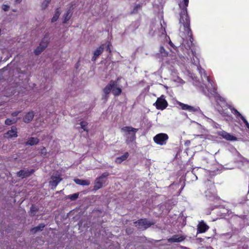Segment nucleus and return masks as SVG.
Instances as JSON below:
<instances>
[{
  "instance_id": "obj_18",
  "label": "nucleus",
  "mask_w": 249,
  "mask_h": 249,
  "mask_svg": "<svg viewBox=\"0 0 249 249\" xmlns=\"http://www.w3.org/2000/svg\"><path fill=\"white\" fill-rule=\"evenodd\" d=\"M50 38L49 35L46 34L41 40L39 45L42 46L43 49H45L47 47Z\"/></svg>"
},
{
  "instance_id": "obj_41",
  "label": "nucleus",
  "mask_w": 249,
  "mask_h": 249,
  "mask_svg": "<svg viewBox=\"0 0 249 249\" xmlns=\"http://www.w3.org/2000/svg\"><path fill=\"white\" fill-rule=\"evenodd\" d=\"M2 8L4 11H7L9 9V6L8 5L4 4Z\"/></svg>"
},
{
  "instance_id": "obj_33",
  "label": "nucleus",
  "mask_w": 249,
  "mask_h": 249,
  "mask_svg": "<svg viewBox=\"0 0 249 249\" xmlns=\"http://www.w3.org/2000/svg\"><path fill=\"white\" fill-rule=\"evenodd\" d=\"M160 52L161 55L163 56H166L168 55V52H166L163 47H160Z\"/></svg>"
},
{
  "instance_id": "obj_19",
  "label": "nucleus",
  "mask_w": 249,
  "mask_h": 249,
  "mask_svg": "<svg viewBox=\"0 0 249 249\" xmlns=\"http://www.w3.org/2000/svg\"><path fill=\"white\" fill-rule=\"evenodd\" d=\"M208 229V226L203 222H200L197 226V231L200 233L205 232Z\"/></svg>"
},
{
  "instance_id": "obj_42",
  "label": "nucleus",
  "mask_w": 249,
  "mask_h": 249,
  "mask_svg": "<svg viewBox=\"0 0 249 249\" xmlns=\"http://www.w3.org/2000/svg\"><path fill=\"white\" fill-rule=\"evenodd\" d=\"M141 7V6L140 4H137L135 5V7H134V11H133V13L136 12L138 9L140 8Z\"/></svg>"
},
{
  "instance_id": "obj_31",
  "label": "nucleus",
  "mask_w": 249,
  "mask_h": 249,
  "mask_svg": "<svg viewBox=\"0 0 249 249\" xmlns=\"http://www.w3.org/2000/svg\"><path fill=\"white\" fill-rule=\"evenodd\" d=\"M232 112L236 116L239 117L240 119L242 118V116H243L237 109L234 108H231Z\"/></svg>"
},
{
  "instance_id": "obj_6",
  "label": "nucleus",
  "mask_w": 249,
  "mask_h": 249,
  "mask_svg": "<svg viewBox=\"0 0 249 249\" xmlns=\"http://www.w3.org/2000/svg\"><path fill=\"white\" fill-rule=\"evenodd\" d=\"M168 139V136L165 133H159L153 138L154 142L157 144L163 145L166 144Z\"/></svg>"
},
{
  "instance_id": "obj_30",
  "label": "nucleus",
  "mask_w": 249,
  "mask_h": 249,
  "mask_svg": "<svg viewBox=\"0 0 249 249\" xmlns=\"http://www.w3.org/2000/svg\"><path fill=\"white\" fill-rule=\"evenodd\" d=\"M17 119H7L5 121V124L6 125H10L11 124H15L17 122Z\"/></svg>"
},
{
  "instance_id": "obj_9",
  "label": "nucleus",
  "mask_w": 249,
  "mask_h": 249,
  "mask_svg": "<svg viewBox=\"0 0 249 249\" xmlns=\"http://www.w3.org/2000/svg\"><path fill=\"white\" fill-rule=\"evenodd\" d=\"M135 226L140 229H146L153 224L146 219H141L134 223Z\"/></svg>"
},
{
  "instance_id": "obj_21",
  "label": "nucleus",
  "mask_w": 249,
  "mask_h": 249,
  "mask_svg": "<svg viewBox=\"0 0 249 249\" xmlns=\"http://www.w3.org/2000/svg\"><path fill=\"white\" fill-rule=\"evenodd\" d=\"M34 116V113L33 111L29 112L25 115L23 119L24 122L26 123H29L33 120Z\"/></svg>"
},
{
  "instance_id": "obj_10",
  "label": "nucleus",
  "mask_w": 249,
  "mask_h": 249,
  "mask_svg": "<svg viewBox=\"0 0 249 249\" xmlns=\"http://www.w3.org/2000/svg\"><path fill=\"white\" fill-rule=\"evenodd\" d=\"M178 105L183 110H188L192 112L201 111L199 107H194L180 102L179 103Z\"/></svg>"
},
{
  "instance_id": "obj_13",
  "label": "nucleus",
  "mask_w": 249,
  "mask_h": 249,
  "mask_svg": "<svg viewBox=\"0 0 249 249\" xmlns=\"http://www.w3.org/2000/svg\"><path fill=\"white\" fill-rule=\"evenodd\" d=\"M206 196H207L210 200L216 201L218 199L216 194V190L211 188L206 192Z\"/></svg>"
},
{
  "instance_id": "obj_35",
  "label": "nucleus",
  "mask_w": 249,
  "mask_h": 249,
  "mask_svg": "<svg viewBox=\"0 0 249 249\" xmlns=\"http://www.w3.org/2000/svg\"><path fill=\"white\" fill-rule=\"evenodd\" d=\"M87 125H88V123L86 122L82 121L80 123L81 127L84 131H87Z\"/></svg>"
},
{
  "instance_id": "obj_34",
  "label": "nucleus",
  "mask_w": 249,
  "mask_h": 249,
  "mask_svg": "<svg viewBox=\"0 0 249 249\" xmlns=\"http://www.w3.org/2000/svg\"><path fill=\"white\" fill-rule=\"evenodd\" d=\"M50 1L47 0H44L41 4V8L43 9H45L48 6Z\"/></svg>"
},
{
  "instance_id": "obj_44",
  "label": "nucleus",
  "mask_w": 249,
  "mask_h": 249,
  "mask_svg": "<svg viewBox=\"0 0 249 249\" xmlns=\"http://www.w3.org/2000/svg\"><path fill=\"white\" fill-rule=\"evenodd\" d=\"M110 43H108L107 46V50L110 52V48H109Z\"/></svg>"
},
{
  "instance_id": "obj_23",
  "label": "nucleus",
  "mask_w": 249,
  "mask_h": 249,
  "mask_svg": "<svg viewBox=\"0 0 249 249\" xmlns=\"http://www.w3.org/2000/svg\"><path fill=\"white\" fill-rule=\"evenodd\" d=\"M39 142V140L37 138L31 137L26 142V145H34L37 144Z\"/></svg>"
},
{
  "instance_id": "obj_17",
  "label": "nucleus",
  "mask_w": 249,
  "mask_h": 249,
  "mask_svg": "<svg viewBox=\"0 0 249 249\" xmlns=\"http://www.w3.org/2000/svg\"><path fill=\"white\" fill-rule=\"evenodd\" d=\"M5 137L11 138L12 137H17V129L15 126H12L11 129L7 132L5 134Z\"/></svg>"
},
{
  "instance_id": "obj_45",
  "label": "nucleus",
  "mask_w": 249,
  "mask_h": 249,
  "mask_svg": "<svg viewBox=\"0 0 249 249\" xmlns=\"http://www.w3.org/2000/svg\"><path fill=\"white\" fill-rule=\"evenodd\" d=\"M208 122L210 123H213V124H214V123L213 122V121L211 119H208Z\"/></svg>"
},
{
  "instance_id": "obj_5",
  "label": "nucleus",
  "mask_w": 249,
  "mask_h": 249,
  "mask_svg": "<svg viewBox=\"0 0 249 249\" xmlns=\"http://www.w3.org/2000/svg\"><path fill=\"white\" fill-rule=\"evenodd\" d=\"M219 106L221 107V109L219 108V113L222 115L228 116V109L230 106L227 103L226 99L219 95Z\"/></svg>"
},
{
  "instance_id": "obj_26",
  "label": "nucleus",
  "mask_w": 249,
  "mask_h": 249,
  "mask_svg": "<svg viewBox=\"0 0 249 249\" xmlns=\"http://www.w3.org/2000/svg\"><path fill=\"white\" fill-rule=\"evenodd\" d=\"M71 17V11L70 10H68L63 16V23H65L70 20Z\"/></svg>"
},
{
  "instance_id": "obj_8",
  "label": "nucleus",
  "mask_w": 249,
  "mask_h": 249,
  "mask_svg": "<svg viewBox=\"0 0 249 249\" xmlns=\"http://www.w3.org/2000/svg\"><path fill=\"white\" fill-rule=\"evenodd\" d=\"M154 105L158 109L163 110L167 107L168 103L165 99V96L162 95L157 99Z\"/></svg>"
},
{
  "instance_id": "obj_20",
  "label": "nucleus",
  "mask_w": 249,
  "mask_h": 249,
  "mask_svg": "<svg viewBox=\"0 0 249 249\" xmlns=\"http://www.w3.org/2000/svg\"><path fill=\"white\" fill-rule=\"evenodd\" d=\"M74 181L77 184L82 186H88L90 184V182L89 180H83L79 178H75Z\"/></svg>"
},
{
  "instance_id": "obj_43",
  "label": "nucleus",
  "mask_w": 249,
  "mask_h": 249,
  "mask_svg": "<svg viewBox=\"0 0 249 249\" xmlns=\"http://www.w3.org/2000/svg\"><path fill=\"white\" fill-rule=\"evenodd\" d=\"M19 112H20V111H15V112H13L12 113V115L13 116H17L19 113Z\"/></svg>"
},
{
  "instance_id": "obj_22",
  "label": "nucleus",
  "mask_w": 249,
  "mask_h": 249,
  "mask_svg": "<svg viewBox=\"0 0 249 249\" xmlns=\"http://www.w3.org/2000/svg\"><path fill=\"white\" fill-rule=\"evenodd\" d=\"M129 154L128 152H125L123 155L118 157L115 160V162L118 164H120L123 161L126 160L128 157Z\"/></svg>"
},
{
  "instance_id": "obj_46",
  "label": "nucleus",
  "mask_w": 249,
  "mask_h": 249,
  "mask_svg": "<svg viewBox=\"0 0 249 249\" xmlns=\"http://www.w3.org/2000/svg\"><path fill=\"white\" fill-rule=\"evenodd\" d=\"M22 0H16V2L18 3H20Z\"/></svg>"
},
{
  "instance_id": "obj_36",
  "label": "nucleus",
  "mask_w": 249,
  "mask_h": 249,
  "mask_svg": "<svg viewBox=\"0 0 249 249\" xmlns=\"http://www.w3.org/2000/svg\"><path fill=\"white\" fill-rule=\"evenodd\" d=\"M40 154L43 156H46L47 154V151L45 147H42L40 149Z\"/></svg>"
},
{
  "instance_id": "obj_12",
  "label": "nucleus",
  "mask_w": 249,
  "mask_h": 249,
  "mask_svg": "<svg viewBox=\"0 0 249 249\" xmlns=\"http://www.w3.org/2000/svg\"><path fill=\"white\" fill-rule=\"evenodd\" d=\"M219 135L227 141H236L237 140V137L224 131L219 132Z\"/></svg>"
},
{
  "instance_id": "obj_11",
  "label": "nucleus",
  "mask_w": 249,
  "mask_h": 249,
  "mask_svg": "<svg viewBox=\"0 0 249 249\" xmlns=\"http://www.w3.org/2000/svg\"><path fill=\"white\" fill-rule=\"evenodd\" d=\"M187 53L190 57L192 63L194 65L197 66L199 64V60L196 55L195 51L192 50V51H190Z\"/></svg>"
},
{
  "instance_id": "obj_38",
  "label": "nucleus",
  "mask_w": 249,
  "mask_h": 249,
  "mask_svg": "<svg viewBox=\"0 0 249 249\" xmlns=\"http://www.w3.org/2000/svg\"><path fill=\"white\" fill-rule=\"evenodd\" d=\"M241 119L243 121L247 128L249 129V123L244 116H242Z\"/></svg>"
},
{
  "instance_id": "obj_4",
  "label": "nucleus",
  "mask_w": 249,
  "mask_h": 249,
  "mask_svg": "<svg viewBox=\"0 0 249 249\" xmlns=\"http://www.w3.org/2000/svg\"><path fill=\"white\" fill-rule=\"evenodd\" d=\"M122 131L124 133L126 137V142H131L136 139V133L138 129L133 128L131 126H124L121 129Z\"/></svg>"
},
{
  "instance_id": "obj_3",
  "label": "nucleus",
  "mask_w": 249,
  "mask_h": 249,
  "mask_svg": "<svg viewBox=\"0 0 249 249\" xmlns=\"http://www.w3.org/2000/svg\"><path fill=\"white\" fill-rule=\"evenodd\" d=\"M114 96H118L122 92L121 89L118 86L117 81L111 80L103 89V97L107 100L110 91Z\"/></svg>"
},
{
  "instance_id": "obj_27",
  "label": "nucleus",
  "mask_w": 249,
  "mask_h": 249,
  "mask_svg": "<svg viewBox=\"0 0 249 249\" xmlns=\"http://www.w3.org/2000/svg\"><path fill=\"white\" fill-rule=\"evenodd\" d=\"M30 175V173L24 170H20L17 173V176L19 177L24 178L27 177Z\"/></svg>"
},
{
  "instance_id": "obj_1",
  "label": "nucleus",
  "mask_w": 249,
  "mask_h": 249,
  "mask_svg": "<svg viewBox=\"0 0 249 249\" xmlns=\"http://www.w3.org/2000/svg\"><path fill=\"white\" fill-rule=\"evenodd\" d=\"M189 0H183L179 3L181 11L179 19V35L183 39L182 45L188 52L194 50L192 33L190 28V18L187 12Z\"/></svg>"
},
{
  "instance_id": "obj_40",
  "label": "nucleus",
  "mask_w": 249,
  "mask_h": 249,
  "mask_svg": "<svg viewBox=\"0 0 249 249\" xmlns=\"http://www.w3.org/2000/svg\"><path fill=\"white\" fill-rule=\"evenodd\" d=\"M36 208L35 206H32L31 208V213L32 215H34L35 214V212L36 211Z\"/></svg>"
},
{
  "instance_id": "obj_7",
  "label": "nucleus",
  "mask_w": 249,
  "mask_h": 249,
  "mask_svg": "<svg viewBox=\"0 0 249 249\" xmlns=\"http://www.w3.org/2000/svg\"><path fill=\"white\" fill-rule=\"evenodd\" d=\"M108 176L107 173H103L100 177L97 178L94 182V190H98L102 187L103 184L106 182L105 178Z\"/></svg>"
},
{
  "instance_id": "obj_16",
  "label": "nucleus",
  "mask_w": 249,
  "mask_h": 249,
  "mask_svg": "<svg viewBox=\"0 0 249 249\" xmlns=\"http://www.w3.org/2000/svg\"><path fill=\"white\" fill-rule=\"evenodd\" d=\"M185 239L184 236H179L178 235H174L172 237L168 239V242L171 243H178L183 241Z\"/></svg>"
},
{
  "instance_id": "obj_14",
  "label": "nucleus",
  "mask_w": 249,
  "mask_h": 249,
  "mask_svg": "<svg viewBox=\"0 0 249 249\" xmlns=\"http://www.w3.org/2000/svg\"><path fill=\"white\" fill-rule=\"evenodd\" d=\"M62 178L59 176H52L51 180L49 181L50 185L52 186L53 189L55 188L58 184L61 181Z\"/></svg>"
},
{
  "instance_id": "obj_47",
  "label": "nucleus",
  "mask_w": 249,
  "mask_h": 249,
  "mask_svg": "<svg viewBox=\"0 0 249 249\" xmlns=\"http://www.w3.org/2000/svg\"><path fill=\"white\" fill-rule=\"evenodd\" d=\"M179 82H181L182 83H183L184 82L183 81L182 79H180V81H179Z\"/></svg>"
},
{
  "instance_id": "obj_37",
  "label": "nucleus",
  "mask_w": 249,
  "mask_h": 249,
  "mask_svg": "<svg viewBox=\"0 0 249 249\" xmlns=\"http://www.w3.org/2000/svg\"><path fill=\"white\" fill-rule=\"evenodd\" d=\"M78 197V194L75 193L69 196V198L71 200H74L76 199Z\"/></svg>"
},
{
  "instance_id": "obj_32",
  "label": "nucleus",
  "mask_w": 249,
  "mask_h": 249,
  "mask_svg": "<svg viewBox=\"0 0 249 249\" xmlns=\"http://www.w3.org/2000/svg\"><path fill=\"white\" fill-rule=\"evenodd\" d=\"M45 49H43L42 47L39 45L35 50V53L36 55L39 54Z\"/></svg>"
},
{
  "instance_id": "obj_25",
  "label": "nucleus",
  "mask_w": 249,
  "mask_h": 249,
  "mask_svg": "<svg viewBox=\"0 0 249 249\" xmlns=\"http://www.w3.org/2000/svg\"><path fill=\"white\" fill-rule=\"evenodd\" d=\"M61 14V11L59 8H57L53 16V17L52 18V22H54L57 21L59 17Z\"/></svg>"
},
{
  "instance_id": "obj_2",
  "label": "nucleus",
  "mask_w": 249,
  "mask_h": 249,
  "mask_svg": "<svg viewBox=\"0 0 249 249\" xmlns=\"http://www.w3.org/2000/svg\"><path fill=\"white\" fill-rule=\"evenodd\" d=\"M203 85L201 88L203 92L210 99H214L216 102L218 100L216 85H214L211 79L205 73L201 75Z\"/></svg>"
},
{
  "instance_id": "obj_29",
  "label": "nucleus",
  "mask_w": 249,
  "mask_h": 249,
  "mask_svg": "<svg viewBox=\"0 0 249 249\" xmlns=\"http://www.w3.org/2000/svg\"><path fill=\"white\" fill-rule=\"evenodd\" d=\"M160 26H161L160 29L158 31V34L159 36H163L165 35V27L163 26V24L160 23Z\"/></svg>"
},
{
  "instance_id": "obj_24",
  "label": "nucleus",
  "mask_w": 249,
  "mask_h": 249,
  "mask_svg": "<svg viewBox=\"0 0 249 249\" xmlns=\"http://www.w3.org/2000/svg\"><path fill=\"white\" fill-rule=\"evenodd\" d=\"M228 212V209L225 208V206L219 205V213L221 214L220 216H223L224 214H227Z\"/></svg>"
},
{
  "instance_id": "obj_39",
  "label": "nucleus",
  "mask_w": 249,
  "mask_h": 249,
  "mask_svg": "<svg viewBox=\"0 0 249 249\" xmlns=\"http://www.w3.org/2000/svg\"><path fill=\"white\" fill-rule=\"evenodd\" d=\"M241 119L243 121L247 128L249 129V123L244 116H242Z\"/></svg>"
},
{
  "instance_id": "obj_28",
  "label": "nucleus",
  "mask_w": 249,
  "mask_h": 249,
  "mask_svg": "<svg viewBox=\"0 0 249 249\" xmlns=\"http://www.w3.org/2000/svg\"><path fill=\"white\" fill-rule=\"evenodd\" d=\"M45 225L44 224H40L39 226L33 228L31 230L32 232L35 233L38 231H42L44 228Z\"/></svg>"
},
{
  "instance_id": "obj_15",
  "label": "nucleus",
  "mask_w": 249,
  "mask_h": 249,
  "mask_svg": "<svg viewBox=\"0 0 249 249\" xmlns=\"http://www.w3.org/2000/svg\"><path fill=\"white\" fill-rule=\"evenodd\" d=\"M105 44H102L99 48H98L93 53V56L92 58V60L95 61L97 57L103 52L105 48Z\"/></svg>"
}]
</instances>
